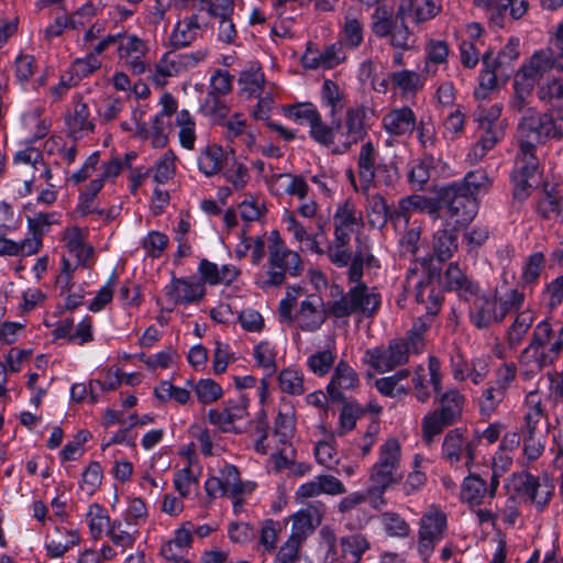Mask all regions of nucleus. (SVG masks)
Returning <instances> with one entry per match:
<instances>
[{
  "instance_id": "obj_12",
  "label": "nucleus",
  "mask_w": 563,
  "mask_h": 563,
  "mask_svg": "<svg viewBox=\"0 0 563 563\" xmlns=\"http://www.w3.org/2000/svg\"><path fill=\"white\" fill-rule=\"evenodd\" d=\"M329 309L324 308L322 298L317 294L308 295L294 314V322L303 332L318 331L327 320Z\"/></svg>"
},
{
  "instance_id": "obj_46",
  "label": "nucleus",
  "mask_w": 563,
  "mask_h": 563,
  "mask_svg": "<svg viewBox=\"0 0 563 563\" xmlns=\"http://www.w3.org/2000/svg\"><path fill=\"white\" fill-rule=\"evenodd\" d=\"M441 407L438 410L446 421L455 422L462 413L464 397L456 389H450L440 397Z\"/></svg>"
},
{
  "instance_id": "obj_18",
  "label": "nucleus",
  "mask_w": 563,
  "mask_h": 563,
  "mask_svg": "<svg viewBox=\"0 0 563 563\" xmlns=\"http://www.w3.org/2000/svg\"><path fill=\"white\" fill-rule=\"evenodd\" d=\"M362 225V211L354 203L347 200L338 206L333 216L334 236L351 240L352 233Z\"/></svg>"
},
{
  "instance_id": "obj_45",
  "label": "nucleus",
  "mask_w": 563,
  "mask_h": 563,
  "mask_svg": "<svg viewBox=\"0 0 563 563\" xmlns=\"http://www.w3.org/2000/svg\"><path fill=\"white\" fill-rule=\"evenodd\" d=\"M364 363L379 373L389 372L395 368L391 351L388 346H377L364 353Z\"/></svg>"
},
{
  "instance_id": "obj_6",
  "label": "nucleus",
  "mask_w": 563,
  "mask_h": 563,
  "mask_svg": "<svg viewBox=\"0 0 563 563\" xmlns=\"http://www.w3.org/2000/svg\"><path fill=\"white\" fill-rule=\"evenodd\" d=\"M442 199V214L446 227L466 225L477 213L478 201L472 196L455 191L452 184L444 189Z\"/></svg>"
},
{
  "instance_id": "obj_9",
  "label": "nucleus",
  "mask_w": 563,
  "mask_h": 563,
  "mask_svg": "<svg viewBox=\"0 0 563 563\" xmlns=\"http://www.w3.org/2000/svg\"><path fill=\"white\" fill-rule=\"evenodd\" d=\"M327 507L320 500L309 503L305 508L291 516V532L289 539L303 544V542L319 527L325 515Z\"/></svg>"
},
{
  "instance_id": "obj_64",
  "label": "nucleus",
  "mask_w": 563,
  "mask_h": 563,
  "mask_svg": "<svg viewBox=\"0 0 563 563\" xmlns=\"http://www.w3.org/2000/svg\"><path fill=\"white\" fill-rule=\"evenodd\" d=\"M365 413V409L356 401H347L340 411L339 424L342 432H349L356 426L357 419Z\"/></svg>"
},
{
  "instance_id": "obj_55",
  "label": "nucleus",
  "mask_w": 563,
  "mask_h": 563,
  "mask_svg": "<svg viewBox=\"0 0 563 563\" xmlns=\"http://www.w3.org/2000/svg\"><path fill=\"white\" fill-rule=\"evenodd\" d=\"M484 134L481 136L479 141L472 147L467 157L468 161L473 164L479 162L488 151H490L498 140L500 139V132L496 131V129H482Z\"/></svg>"
},
{
  "instance_id": "obj_25",
  "label": "nucleus",
  "mask_w": 563,
  "mask_h": 563,
  "mask_svg": "<svg viewBox=\"0 0 563 563\" xmlns=\"http://www.w3.org/2000/svg\"><path fill=\"white\" fill-rule=\"evenodd\" d=\"M441 280L448 290H454L462 299L467 301L478 292V286L463 273L456 263L449 265Z\"/></svg>"
},
{
  "instance_id": "obj_43",
  "label": "nucleus",
  "mask_w": 563,
  "mask_h": 563,
  "mask_svg": "<svg viewBox=\"0 0 563 563\" xmlns=\"http://www.w3.org/2000/svg\"><path fill=\"white\" fill-rule=\"evenodd\" d=\"M265 77L258 68L251 67L241 73L239 85L241 92L247 98L260 97L264 89Z\"/></svg>"
},
{
  "instance_id": "obj_23",
  "label": "nucleus",
  "mask_w": 563,
  "mask_h": 563,
  "mask_svg": "<svg viewBox=\"0 0 563 563\" xmlns=\"http://www.w3.org/2000/svg\"><path fill=\"white\" fill-rule=\"evenodd\" d=\"M267 184L275 194H279V190H283L284 194L296 197L299 200H305L308 197L309 185L301 175L290 173L273 174L267 179Z\"/></svg>"
},
{
  "instance_id": "obj_15",
  "label": "nucleus",
  "mask_w": 563,
  "mask_h": 563,
  "mask_svg": "<svg viewBox=\"0 0 563 563\" xmlns=\"http://www.w3.org/2000/svg\"><path fill=\"white\" fill-rule=\"evenodd\" d=\"M344 58L345 55L342 47L338 44H332L323 51H318L309 43L300 62L302 67L307 69H331L338 66Z\"/></svg>"
},
{
  "instance_id": "obj_38",
  "label": "nucleus",
  "mask_w": 563,
  "mask_h": 563,
  "mask_svg": "<svg viewBox=\"0 0 563 563\" xmlns=\"http://www.w3.org/2000/svg\"><path fill=\"white\" fill-rule=\"evenodd\" d=\"M220 472V478L231 497H235L242 494H250L256 487L254 482H242L240 479L239 471L234 465L225 464Z\"/></svg>"
},
{
  "instance_id": "obj_62",
  "label": "nucleus",
  "mask_w": 563,
  "mask_h": 563,
  "mask_svg": "<svg viewBox=\"0 0 563 563\" xmlns=\"http://www.w3.org/2000/svg\"><path fill=\"white\" fill-rule=\"evenodd\" d=\"M379 519L384 531L389 537L405 538L410 532L407 521L396 512L386 511Z\"/></svg>"
},
{
  "instance_id": "obj_3",
  "label": "nucleus",
  "mask_w": 563,
  "mask_h": 563,
  "mask_svg": "<svg viewBox=\"0 0 563 563\" xmlns=\"http://www.w3.org/2000/svg\"><path fill=\"white\" fill-rule=\"evenodd\" d=\"M380 302V294L375 287H368L365 283H356V285L350 286L340 299L329 302V314L336 319L354 313L372 317L379 309Z\"/></svg>"
},
{
  "instance_id": "obj_2",
  "label": "nucleus",
  "mask_w": 563,
  "mask_h": 563,
  "mask_svg": "<svg viewBox=\"0 0 563 563\" xmlns=\"http://www.w3.org/2000/svg\"><path fill=\"white\" fill-rule=\"evenodd\" d=\"M366 118L367 108L365 106L347 108L343 120L335 118L332 120V124H329L330 140L320 142V144L331 146L335 154L347 153L367 135Z\"/></svg>"
},
{
  "instance_id": "obj_61",
  "label": "nucleus",
  "mask_w": 563,
  "mask_h": 563,
  "mask_svg": "<svg viewBox=\"0 0 563 563\" xmlns=\"http://www.w3.org/2000/svg\"><path fill=\"white\" fill-rule=\"evenodd\" d=\"M194 441L190 442L186 448L183 449L181 454H196L197 448L199 449V453L202 455H216L219 452L213 450V442L211 439V434L208 430H201L197 428L194 432Z\"/></svg>"
},
{
  "instance_id": "obj_56",
  "label": "nucleus",
  "mask_w": 563,
  "mask_h": 563,
  "mask_svg": "<svg viewBox=\"0 0 563 563\" xmlns=\"http://www.w3.org/2000/svg\"><path fill=\"white\" fill-rule=\"evenodd\" d=\"M87 520L91 534L95 539L100 538L101 534L106 530L108 531L112 525L106 509L98 504H92L89 506L87 511Z\"/></svg>"
},
{
  "instance_id": "obj_17",
  "label": "nucleus",
  "mask_w": 563,
  "mask_h": 563,
  "mask_svg": "<svg viewBox=\"0 0 563 563\" xmlns=\"http://www.w3.org/2000/svg\"><path fill=\"white\" fill-rule=\"evenodd\" d=\"M472 299L474 301L470 309V318L475 327L484 329L503 320V313L498 312L497 294L493 299H489L486 296H479L477 292Z\"/></svg>"
},
{
  "instance_id": "obj_26",
  "label": "nucleus",
  "mask_w": 563,
  "mask_h": 563,
  "mask_svg": "<svg viewBox=\"0 0 563 563\" xmlns=\"http://www.w3.org/2000/svg\"><path fill=\"white\" fill-rule=\"evenodd\" d=\"M228 159L229 153L222 146L216 143L207 144L198 155V169L206 177H212L223 170Z\"/></svg>"
},
{
  "instance_id": "obj_59",
  "label": "nucleus",
  "mask_w": 563,
  "mask_h": 563,
  "mask_svg": "<svg viewBox=\"0 0 563 563\" xmlns=\"http://www.w3.org/2000/svg\"><path fill=\"white\" fill-rule=\"evenodd\" d=\"M553 131V121L547 114H530V146L543 143Z\"/></svg>"
},
{
  "instance_id": "obj_41",
  "label": "nucleus",
  "mask_w": 563,
  "mask_h": 563,
  "mask_svg": "<svg viewBox=\"0 0 563 563\" xmlns=\"http://www.w3.org/2000/svg\"><path fill=\"white\" fill-rule=\"evenodd\" d=\"M487 493L486 481L479 475L471 474L462 486L461 499L471 506H478Z\"/></svg>"
},
{
  "instance_id": "obj_48",
  "label": "nucleus",
  "mask_w": 563,
  "mask_h": 563,
  "mask_svg": "<svg viewBox=\"0 0 563 563\" xmlns=\"http://www.w3.org/2000/svg\"><path fill=\"white\" fill-rule=\"evenodd\" d=\"M538 96L553 109L563 111V78H553L541 85Z\"/></svg>"
},
{
  "instance_id": "obj_35",
  "label": "nucleus",
  "mask_w": 563,
  "mask_h": 563,
  "mask_svg": "<svg viewBox=\"0 0 563 563\" xmlns=\"http://www.w3.org/2000/svg\"><path fill=\"white\" fill-rule=\"evenodd\" d=\"M429 298L432 299V307H427L428 311L422 317H419L412 324L411 330L409 331V335L407 338V342L411 344V350L415 353H420L424 349V339L423 334L430 328L433 316L438 312L440 301L437 296L429 295Z\"/></svg>"
},
{
  "instance_id": "obj_20",
  "label": "nucleus",
  "mask_w": 563,
  "mask_h": 563,
  "mask_svg": "<svg viewBox=\"0 0 563 563\" xmlns=\"http://www.w3.org/2000/svg\"><path fill=\"white\" fill-rule=\"evenodd\" d=\"M379 162L378 152L374 144L372 142L364 143L357 156V174L362 194H367L374 184Z\"/></svg>"
},
{
  "instance_id": "obj_16",
  "label": "nucleus",
  "mask_w": 563,
  "mask_h": 563,
  "mask_svg": "<svg viewBox=\"0 0 563 563\" xmlns=\"http://www.w3.org/2000/svg\"><path fill=\"white\" fill-rule=\"evenodd\" d=\"M441 10L442 5L433 0H399L396 13L399 19L421 24L434 19Z\"/></svg>"
},
{
  "instance_id": "obj_7",
  "label": "nucleus",
  "mask_w": 563,
  "mask_h": 563,
  "mask_svg": "<svg viewBox=\"0 0 563 563\" xmlns=\"http://www.w3.org/2000/svg\"><path fill=\"white\" fill-rule=\"evenodd\" d=\"M402 478L397 460H382L374 464L371 471L368 501L374 509H380L386 505L384 493L394 483Z\"/></svg>"
},
{
  "instance_id": "obj_63",
  "label": "nucleus",
  "mask_w": 563,
  "mask_h": 563,
  "mask_svg": "<svg viewBox=\"0 0 563 563\" xmlns=\"http://www.w3.org/2000/svg\"><path fill=\"white\" fill-rule=\"evenodd\" d=\"M253 356L256 364L267 372L268 375L275 373L277 368L276 364V351L269 342H261L254 346Z\"/></svg>"
},
{
  "instance_id": "obj_53",
  "label": "nucleus",
  "mask_w": 563,
  "mask_h": 563,
  "mask_svg": "<svg viewBox=\"0 0 563 563\" xmlns=\"http://www.w3.org/2000/svg\"><path fill=\"white\" fill-rule=\"evenodd\" d=\"M553 492V481L548 475L533 479L530 477V500L538 507L547 505Z\"/></svg>"
},
{
  "instance_id": "obj_5",
  "label": "nucleus",
  "mask_w": 563,
  "mask_h": 563,
  "mask_svg": "<svg viewBox=\"0 0 563 563\" xmlns=\"http://www.w3.org/2000/svg\"><path fill=\"white\" fill-rule=\"evenodd\" d=\"M207 55V49L188 53L167 52L157 62L152 80L156 86H164L168 78L179 76L198 66L206 59Z\"/></svg>"
},
{
  "instance_id": "obj_4",
  "label": "nucleus",
  "mask_w": 563,
  "mask_h": 563,
  "mask_svg": "<svg viewBox=\"0 0 563 563\" xmlns=\"http://www.w3.org/2000/svg\"><path fill=\"white\" fill-rule=\"evenodd\" d=\"M373 33L380 38L388 37L389 44L401 51H410L416 46L417 36L406 24V20L394 16L388 10L378 8L373 14Z\"/></svg>"
},
{
  "instance_id": "obj_1",
  "label": "nucleus",
  "mask_w": 563,
  "mask_h": 563,
  "mask_svg": "<svg viewBox=\"0 0 563 563\" xmlns=\"http://www.w3.org/2000/svg\"><path fill=\"white\" fill-rule=\"evenodd\" d=\"M268 260L255 276L256 286L269 291L279 288L287 276L298 277L303 272V263L297 251L290 250L277 231L268 238Z\"/></svg>"
},
{
  "instance_id": "obj_54",
  "label": "nucleus",
  "mask_w": 563,
  "mask_h": 563,
  "mask_svg": "<svg viewBox=\"0 0 563 563\" xmlns=\"http://www.w3.org/2000/svg\"><path fill=\"white\" fill-rule=\"evenodd\" d=\"M349 239L334 236V240L329 244L325 254L329 261L338 267H346L351 261Z\"/></svg>"
},
{
  "instance_id": "obj_27",
  "label": "nucleus",
  "mask_w": 563,
  "mask_h": 563,
  "mask_svg": "<svg viewBox=\"0 0 563 563\" xmlns=\"http://www.w3.org/2000/svg\"><path fill=\"white\" fill-rule=\"evenodd\" d=\"M417 125L416 114L405 106L389 111L383 119L384 129L391 135L401 136L413 132Z\"/></svg>"
},
{
  "instance_id": "obj_60",
  "label": "nucleus",
  "mask_w": 563,
  "mask_h": 563,
  "mask_svg": "<svg viewBox=\"0 0 563 563\" xmlns=\"http://www.w3.org/2000/svg\"><path fill=\"white\" fill-rule=\"evenodd\" d=\"M278 385L282 391L290 395L305 393L303 375L294 368H285L279 373Z\"/></svg>"
},
{
  "instance_id": "obj_19",
  "label": "nucleus",
  "mask_w": 563,
  "mask_h": 563,
  "mask_svg": "<svg viewBox=\"0 0 563 563\" xmlns=\"http://www.w3.org/2000/svg\"><path fill=\"white\" fill-rule=\"evenodd\" d=\"M357 373L344 361H340L334 368L327 393L331 400L341 401L344 399L345 390H353L358 386Z\"/></svg>"
},
{
  "instance_id": "obj_52",
  "label": "nucleus",
  "mask_w": 563,
  "mask_h": 563,
  "mask_svg": "<svg viewBox=\"0 0 563 563\" xmlns=\"http://www.w3.org/2000/svg\"><path fill=\"white\" fill-rule=\"evenodd\" d=\"M374 256L367 250V247H358L349 263L347 280L350 286L356 285V283H363V269L364 265H371Z\"/></svg>"
},
{
  "instance_id": "obj_58",
  "label": "nucleus",
  "mask_w": 563,
  "mask_h": 563,
  "mask_svg": "<svg viewBox=\"0 0 563 563\" xmlns=\"http://www.w3.org/2000/svg\"><path fill=\"white\" fill-rule=\"evenodd\" d=\"M389 79L393 87L400 90L402 95L416 92L421 87L420 75L413 70L395 71Z\"/></svg>"
},
{
  "instance_id": "obj_33",
  "label": "nucleus",
  "mask_w": 563,
  "mask_h": 563,
  "mask_svg": "<svg viewBox=\"0 0 563 563\" xmlns=\"http://www.w3.org/2000/svg\"><path fill=\"white\" fill-rule=\"evenodd\" d=\"M192 523L187 521L175 531V536L166 541L161 548V555L164 559H179L188 555L192 544Z\"/></svg>"
},
{
  "instance_id": "obj_10",
  "label": "nucleus",
  "mask_w": 563,
  "mask_h": 563,
  "mask_svg": "<svg viewBox=\"0 0 563 563\" xmlns=\"http://www.w3.org/2000/svg\"><path fill=\"white\" fill-rule=\"evenodd\" d=\"M247 419V400L239 398L229 400L224 407L211 409L208 412V420L223 432H240L241 423Z\"/></svg>"
},
{
  "instance_id": "obj_42",
  "label": "nucleus",
  "mask_w": 563,
  "mask_h": 563,
  "mask_svg": "<svg viewBox=\"0 0 563 563\" xmlns=\"http://www.w3.org/2000/svg\"><path fill=\"white\" fill-rule=\"evenodd\" d=\"M200 110L203 115L208 117L214 123L224 121L230 112L222 95H214L213 92H207L200 106Z\"/></svg>"
},
{
  "instance_id": "obj_34",
  "label": "nucleus",
  "mask_w": 563,
  "mask_h": 563,
  "mask_svg": "<svg viewBox=\"0 0 563 563\" xmlns=\"http://www.w3.org/2000/svg\"><path fill=\"white\" fill-rule=\"evenodd\" d=\"M459 250L457 228L444 227L433 234L432 251L433 256L439 262H446L453 257Z\"/></svg>"
},
{
  "instance_id": "obj_22",
  "label": "nucleus",
  "mask_w": 563,
  "mask_h": 563,
  "mask_svg": "<svg viewBox=\"0 0 563 563\" xmlns=\"http://www.w3.org/2000/svg\"><path fill=\"white\" fill-rule=\"evenodd\" d=\"M371 549L366 536L352 533L340 538L336 563H361L364 553Z\"/></svg>"
},
{
  "instance_id": "obj_30",
  "label": "nucleus",
  "mask_w": 563,
  "mask_h": 563,
  "mask_svg": "<svg viewBox=\"0 0 563 563\" xmlns=\"http://www.w3.org/2000/svg\"><path fill=\"white\" fill-rule=\"evenodd\" d=\"M201 34V24L197 14H191L179 20L170 35L169 43L174 48H183L191 45Z\"/></svg>"
},
{
  "instance_id": "obj_37",
  "label": "nucleus",
  "mask_w": 563,
  "mask_h": 563,
  "mask_svg": "<svg viewBox=\"0 0 563 563\" xmlns=\"http://www.w3.org/2000/svg\"><path fill=\"white\" fill-rule=\"evenodd\" d=\"M449 46L446 42L440 40H431L426 45V63L423 71L430 76H434L439 66L448 63Z\"/></svg>"
},
{
  "instance_id": "obj_21",
  "label": "nucleus",
  "mask_w": 563,
  "mask_h": 563,
  "mask_svg": "<svg viewBox=\"0 0 563 563\" xmlns=\"http://www.w3.org/2000/svg\"><path fill=\"white\" fill-rule=\"evenodd\" d=\"M165 295L174 305H188L199 301L203 295V285L183 278H174L165 286Z\"/></svg>"
},
{
  "instance_id": "obj_28",
  "label": "nucleus",
  "mask_w": 563,
  "mask_h": 563,
  "mask_svg": "<svg viewBox=\"0 0 563 563\" xmlns=\"http://www.w3.org/2000/svg\"><path fill=\"white\" fill-rule=\"evenodd\" d=\"M201 278L209 285H231L241 274L239 267L232 264L217 265L208 260H202L198 268Z\"/></svg>"
},
{
  "instance_id": "obj_49",
  "label": "nucleus",
  "mask_w": 563,
  "mask_h": 563,
  "mask_svg": "<svg viewBox=\"0 0 563 563\" xmlns=\"http://www.w3.org/2000/svg\"><path fill=\"white\" fill-rule=\"evenodd\" d=\"M107 534L115 545L129 548L135 542L139 532L130 522L113 521Z\"/></svg>"
},
{
  "instance_id": "obj_44",
  "label": "nucleus",
  "mask_w": 563,
  "mask_h": 563,
  "mask_svg": "<svg viewBox=\"0 0 563 563\" xmlns=\"http://www.w3.org/2000/svg\"><path fill=\"white\" fill-rule=\"evenodd\" d=\"M528 98V68L527 64L523 63L515 75L514 78V95L510 100V107L522 112L527 106Z\"/></svg>"
},
{
  "instance_id": "obj_32",
  "label": "nucleus",
  "mask_w": 563,
  "mask_h": 563,
  "mask_svg": "<svg viewBox=\"0 0 563 563\" xmlns=\"http://www.w3.org/2000/svg\"><path fill=\"white\" fill-rule=\"evenodd\" d=\"M452 373L455 379L465 380L471 378L474 384H479L487 374V366L484 361L476 360L471 364L456 351L451 356Z\"/></svg>"
},
{
  "instance_id": "obj_47",
  "label": "nucleus",
  "mask_w": 563,
  "mask_h": 563,
  "mask_svg": "<svg viewBox=\"0 0 563 563\" xmlns=\"http://www.w3.org/2000/svg\"><path fill=\"white\" fill-rule=\"evenodd\" d=\"M363 22L354 13L347 12L342 29L343 43L351 48H355L363 42Z\"/></svg>"
},
{
  "instance_id": "obj_51",
  "label": "nucleus",
  "mask_w": 563,
  "mask_h": 563,
  "mask_svg": "<svg viewBox=\"0 0 563 563\" xmlns=\"http://www.w3.org/2000/svg\"><path fill=\"white\" fill-rule=\"evenodd\" d=\"M176 124L179 128L178 136L181 146L192 150L196 142V123L189 111H179L176 115Z\"/></svg>"
},
{
  "instance_id": "obj_40",
  "label": "nucleus",
  "mask_w": 563,
  "mask_h": 563,
  "mask_svg": "<svg viewBox=\"0 0 563 563\" xmlns=\"http://www.w3.org/2000/svg\"><path fill=\"white\" fill-rule=\"evenodd\" d=\"M366 195V216L372 228L382 229L387 223L388 207L384 197L379 194Z\"/></svg>"
},
{
  "instance_id": "obj_8",
  "label": "nucleus",
  "mask_w": 563,
  "mask_h": 563,
  "mask_svg": "<svg viewBox=\"0 0 563 563\" xmlns=\"http://www.w3.org/2000/svg\"><path fill=\"white\" fill-rule=\"evenodd\" d=\"M285 115L290 120L309 126L310 137L320 144L330 140L331 130L322 119L321 113L313 103H297L285 109Z\"/></svg>"
},
{
  "instance_id": "obj_57",
  "label": "nucleus",
  "mask_w": 563,
  "mask_h": 563,
  "mask_svg": "<svg viewBox=\"0 0 563 563\" xmlns=\"http://www.w3.org/2000/svg\"><path fill=\"white\" fill-rule=\"evenodd\" d=\"M335 357L336 355L334 350L328 346L323 351H318L311 354L307 360V365L313 374L324 376L333 366Z\"/></svg>"
},
{
  "instance_id": "obj_50",
  "label": "nucleus",
  "mask_w": 563,
  "mask_h": 563,
  "mask_svg": "<svg viewBox=\"0 0 563 563\" xmlns=\"http://www.w3.org/2000/svg\"><path fill=\"white\" fill-rule=\"evenodd\" d=\"M537 210L547 219L563 216V196H558L553 187L548 189L545 185L543 198L538 201Z\"/></svg>"
},
{
  "instance_id": "obj_11",
  "label": "nucleus",
  "mask_w": 563,
  "mask_h": 563,
  "mask_svg": "<svg viewBox=\"0 0 563 563\" xmlns=\"http://www.w3.org/2000/svg\"><path fill=\"white\" fill-rule=\"evenodd\" d=\"M445 526V515L440 510H430L421 518L418 550L424 561L429 559L435 544L442 539Z\"/></svg>"
},
{
  "instance_id": "obj_29",
  "label": "nucleus",
  "mask_w": 563,
  "mask_h": 563,
  "mask_svg": "<svg viewBox=\"0 0 563 563\" xmlns=\"http://www.w3.org/2000/svg\"><path fill=\"white\" fill-rule=\"evenodd\" d=\"M493 183L494 180L488 176L486 169L478 168L466 173L462 180L452 185L455 191L464 192L477 200L479 196H484L490 190Z\"/></svg>"
},
{
  "instance_id": "obj_14",
  "label": "nucleus",
  "mask_w": 563,
  "mask_h": 563,
  "mask_svg": "<svg viewBox=\"0 0 563 563\" xmlns=\"http://www.w3.org/2000/svg\"><path fill=\"white\" fill-rule=\"evenodd\" d=\"M66 125L69 135L74 140H80L95 130V121L89 106L82 100L80 95L73 98V108L66 117Z\"/></svg>"
},
{
  "instance_id": "obj_31",
  "label": "nucleus",
  "mask_w": 563,
  "mask_h": 563,
  "mask_svg": "<svg viewBox=\"0 0 563 563\" xmlns=\"http://www.w3.org/2000/svg\"><path fill=\"white\" fill-rule=\"evenodd\" d=\"M282 221L286 231L292 235V239L296 242L306 243L307 249L316 254L325 253L318 242L317 235L308 231V229L297 219L295 211L285 210Z\"/></svg>"
},
{
  "instance_id": "obj_24",
  "label": "nucleus",
  "mask_w": 563,
  "mask_h": 563,
  "mask_svg": "<svg viewBox=\"0 0 563 563\" xmlns=\"http://www.w3.org/2000/svg\"><path fill=\"white\" fill-rule=\"evenodd\" d=\"M500 66L501 62L495 58L492 53L483 54V69L479 74L478 87L474 90V98L477 101L487 100L490 93L497 88V70Z\"/></svg>"
},
{
  "instance_id": "obj_13",
  "label": "nucleus",
  "mask_w": 563,
  "mask_h": 563,
  "mask_svg": "<svg viewBox=\"0 0 563 563\" xmlns=\"http://www.w3.org/2000/svg\"><path fill=\"white\" fill-rule=\"evenodd\" d=\"M521 155L517 157L515 167L510 173L511 207L520 210L528 199V143L520 142Z\"/></svg>"
},
{
  "instance_id": "obj_36",
  "label": "nucleus",
  "mask_w": 563,
  "mask_h": 563,
  "mask_svg": "<svg viewBox=\"0 0 563 563\" xmlns=\"http://www.w3.org/2000/svg\"><path fill=\"white\" fill-rule=\"evenodd\" d=\"M320 99L322 107L329 110L328 114L332 120L343 111L347 103L344 90L331 79L323 81Z\"/></svg>"
},
{
  "instance_id": "obj_39",
  "label": "nucleus",
  "mask_w": 563,
  "mask_h": 563,
  "mask_svg": "<svg viewBox=\"0 0 563 563\" xmlns=\"http://www.w3.org/2000/svg\"><path fill=\"white\" fill-rule=\"evenodd\" d=\"M41 249L38 238H26L20 242L7 238H0V256H31Z\"/></svg>"
}]
</instances>
